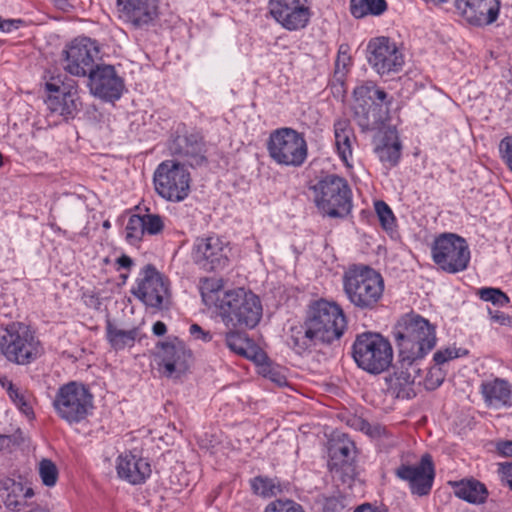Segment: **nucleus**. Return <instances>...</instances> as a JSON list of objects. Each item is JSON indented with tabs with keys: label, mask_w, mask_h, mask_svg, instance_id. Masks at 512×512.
I'll use <instances>...</instances> for the list:
<instances>
[{
	"label": "nucleus",
	"mask_w": 512,
	"mask_h": 512,
	"mask_svg": "<svg viewBox=\"0 0 512 512\" xmlns=\"http://www.w3.org/2000/svg\"><path fill=\"white\" fill-rule=\"evenodd\" d=\"M220 277H205L199 281V292L203 303L213 308L228 328H254L262 318L260 298L245 288L224 290Z\"/></svg>",
	"instance_id": "nucleus-1"
},
{
	"label": "nucleus",
	"mask_w": 512,
	"mask_h": 512,
	"mask_svg": "<svg viewBox=\"0 0 512 512\" xmlns=\"http://www.w3.org/2000/svg\"><path fill=\"white\" fill-rule=\"evenodd\" d=\"M346 328L347 320L343 309L335 302L318 300L310 307L302 342L292 338L293 348L300 354L312 342L332 343L342 337Z\"/></svg>",
	"instance_id": "nucleus-2"
},
{
	"label": "nucleus",
	"mask_w": 512,
	"mask_h": 512,
	"mask_svg": "<svg viewBox=\"0 0 512 512\" xmlns=\"http://www.w3.org/2000/svg\"><path fill=\"white\" fill-rule=\"evenodd\" d=\"M395 338L402 363L408 365L423 359L436 345L435 327L417 314H406L398 321Z\"/></svg>",
	"instance_id": "nucleus-3"
},
{
	"label": "nucleus",
	"mask_w": 512,
	"mask_h": 512,
	"mask_svg": "<svg viewBox=\"0 0 512 512\" xmlns=\"http://www.w3.org/2000/svg\"><path fill=\"white\" fill-rule=\"evenodd\" d=\"M342 282L347 299L359 309L375 308L384 293L383 277L367 265L350 266L345 270Z\"/></svg>",
	"instance_id": "nucleus-4"
},
{
	"label": "nucleus",
	"mask_w": 512,
	"mask_h": 512,
	"mask_svg": "<svg viewBox=\"0 0 512 512\" xmlns=\"http://www.w3.org/2000/svg\"><path fill=\"white\" fill-rule=\"evenodd\" d=\"M352 356L359 368L378 375L389 369L393 361L390 341L376 332H363L356 336Z\"/></svg>",
	"instance_id": "nucleus-5"
},
{
	"label": "nucleus",
	"mask_w": 512,
	"mask_h": 512,
	"mask_svg": "<svg viewBox=\"0 0 512 512\" xmlns=\"http://www.w3.org/2000/svg\"><path fill=\"white\" fill-rule=\"evenodd\" d=\"M267 151L270 158L278 165L300 167L307 159L308 145L302 133L283 127L270 133Z\"/></svg>",
	"instance_id": "nucleus-6"
},
{
	"label": "nucleus",
	"mask_w": 512,
	"mask_h": 512,
	"mask_svg": "<svg viewBox=\"0 0 512 512\" xmlns=\"http://www.w3.org/2000/svg\"><path fill=\"white\" fill-rule=\"evenodd\" d=\"M317 208L329 217H342L352 208V192L347 181L337 175H327L314 186Z\"/></svg>",
	"instance_id": "nucleus-7"
},
{
	"label": "nucleus",
	"mask_w": 512,
	"mask_h": 512,
	"mask_svg": "<svg viewBox=\"0 0 512 512\" xmlns=\"http://www.w3.org/2000/svg\"><path fill=\"white\" fill-rule=\"evenodd\" d=\"M52 404L61 419L76 424L92 413L93 395L84 384L71 381L59 387Z\"/></svg>",
	"instance_id": "nucleus-8"
},
{
	"label": "nucleus",
	"mask_w": 512,
	"mask_h": 512,
	"mask_svg": "<svg viewBox=\"0 0 512 512\" xmlns=\"http://www.w3.org/2000/svg\"><path fill=\"white\" fill-rule=\"evenodd\" d=\"M0 352L9 362L26 365L41 355L42 347L25 325L14 323L0 337Z\"/></svg>",
	"instance_id": "nucleus-9"
},
{
	"label": "nucleus",
	"mask_w": 512,
	"mask_h": 512,
	"mask_svg": "<svg viewBox=\"0 0 512 512\" xmlns=\"http://www.w3.org/2000/svg\"><path fill=\"white\" fill-rule=\"evenodd\" d=\"M153 183L160 197L171 202H181L190 193L191 176L183 164L165 160L155 169Z\"/></svg>",
	"instance_id": "nucleus-10"
},
{
	"label": "nucleus",
	"mask_w": 512,
	"mask_h": 512,
	"mask_svg": "<svg viewBox=\"0 0 512 512\" xmlns=\"http://www.w3.org/2000/svg\"><path fill=\"white\" fill-rule=\"evenodd\" d=\"M433 262L444 272L456 274L467 269L470 250L466 240L454 233H443L431 246Z\"/></svg>",
	"instance_id": "nucleus-11"
},
{
	"label": "nucleus",
	"mask_w": 512,
	"mask_h": 512,
	"mask_svg": "<svg viewBox=\"0 0 512 512\" xmlns=\"http://www.w3.org/2000/svg\"><path fill=\"white\" fill-rule=\"evenodd\" d=\"M98 55L99 47L94 40L88 37H77L62 50L60 63L68 74L85 77L94 70Z\"/></svg>",
	"instance_id": "nucleus-12"
},
{
	"label": "nucleus",
	"mask_w": 512,
	"mask_h": 512,
	"mask_svg": "<svg viewBox=\"0 0 512 512\" xmlns=\"http://www.w3.org/2000/svg\"><path fill=\"white\" fill-rule=\"evenodd\" d=\"M133 294L146 306L162 309L170 303V281L154 266L147 265L137 278Z\"/></svg>",
	"instance_id": "nucleus-13"
},
{
	"label": "nucleus",
	"mask_w": 512,
	"mask_h": 512,
	"mask_svg": "<svg viewBox=\"0 0 512 512\" xmlns=\"http://www.w3.org/2000/svg\"><path fill=\"white\" fill-rule=\"evenodd\" d=\"M368 64L383 76L399 72L404 65V55L397 43L386 36L371 38L366 47Z\"/></svg>",
	"instance_id": "nucleus-14"
},
{
	"label": "nucleus",
	"mask_w": 512,
	"mask_h": 512,
	"mask_svg": "<svg viewBox=\"0 0 512 512\" xmlns=\"http://www.w3.org/2000/svg\"><path fill=\"white\" fill-rule=\"evenodd\" d=\"M268 10L275 22L290 32L305 29L312 17L308 0H268Z\"/></svg>",
	"instance_id": "nucleus-15"
},
{
	"label": "nucleus",
	"mask_w": 512,
	"mask_h": 512,
	"mask_svg": "<svg viewBox=\"0 0 512 512\" xmlns=\"http://www.w3.org/2000/svg\"><path fill=\"white\" fill-rule=\"evenodd\" d=\"M230 248L217 235L199 237L193 247V258L196 264L206 271L223 269L229 261Z\"/></svg>",
	"instance_id": "nucleus-16"
},
{
	"label": "nucleus",
	"mask_w": 512,
	"mask_h": 512,
	"mask_svg": "<svg viewBox=\"0 0 512 512\" xmlns=\"http://www.w3.org/2000/svg\"><path fill=\"white\" fill-rule=\"evenodd\" d=\"M88 87L92 95L105 101H115L122 96L124 81L113 66L101 64L90 71Z\"/></svg>",
	"instance_id": "nucleus-17"
},
{
	"label": "nucleus",
	"mask_w": 512,
	"mask_h": 512,
	"mask_svg": "<svg viewBox=\"0 0 512 512\" xmlns=\"http://www.w3.org/2000/svg\"><path fill=\"white\" fill-rule=\"evenodd\" d=\"M395 473L399 479L408 482L412 494L425 496L430 493L435 477V470L432 458L429 454H424L418 465H400Z\"/></svg>",
	"instance_id": "nucleus-18"
},
{
	"label": "nucleus",
	"mask_w": 512,
	"mask_h": 512,
	"mask_svg": "<svg viewBox=\"0 0 512 512\" xmlns=\"http://www.w3.org/2000/svg\"><path fill=\"white\" fill-rule=\"evenodd\" d=\"M158 358L164 375L179 377L188 370L192 353L182 340L174 338L161 343Z\"/></svg>",
	"instance_id": "nucleus-19"
},
{
	"label": "nucleus",
	"mask_w": 512,
	"mask_h": 512,
	"mask_svg": "<svg viewBox=\"0 0 512 512\" xmlns=\"http://www.w3.org/2000/svg\"><path fill=\"white\" fill-rule=\"evenodd\" d=\"M118 18L135 28L152 24L159 15L158 0H116Z\"/></svg>",
	"instance_id": "nucleus-20"
},
{
	"label": "nucleus",
	"mask_w": 512,
	"mask_h": 512,
	"mask_svg": "<svg viewBox=\"0 0 512 512\" xmlns=\"http://www.w3.org/2000/svg\"><path fill=\"white\" fill-rule=\"evenodd\" d=\"M456 8L467 22L475 26H487L499 16L500 0H456Z\"/></svg>",
	"instance_id": "nucleus-21"
},
{
	"label": "nucleus",
	"mask_w": 512,
	"mask_h": 512,
	"mask_svg": "<svg viewBox=\"0 0 512 512\" xmlns=\"http://www.w3.org/2000/svg\"><path fill=\"white\" fill-rule=\"evenodd\" d=\"M115 467L118 477L131 485L144 484L152 473L148 459L132 451L121 453Z\"/></svg>",
	"instance_id": "nucleus-22"
},
{
	"label": "nucleus",
	"mask_w": 512,
	"mask_h": 512,
	"mask_svg": "<svg viewBox=\"0 0 512 512\" xmlns=\"http://www.w3.org/2000/svg\"><path fill=\"white\" fill-rule=\"evenodd\" d=\"M46 89L53 94L47 97L46 105L52 114L64 119H73L81 108V100L75 87L60 88L55 84L47 83Z\"/></svg>",
	"instance_id": "nucleus-23"
},
{
	"label": "nucleus",
	"mask_w": 512,
	"mask_h": 512,
	"mask_svg": "<svg viewBox=\"0 0 512 512\" xmlns=\"http://www.w3.org/2000/svg\"><path fill=\"white\" fill-rule=\"evenodd\" d=\"M402 144L397 130L388 127L374 136V152L385 167L396 166L401 157Z\"/></svg>",
	"instance_id": "nucleus-24"
},
{
	"label": "nucleus",
	"mask_w": 512,
	"mask_h": 512,
	"mask_svg": "<svg viewBox=\"0 0 512 512\" xmlns=\"http://www.w3.org/2000/svg\"><path fill=\"white\" fill-rule=\"evenodd\" d=\"M480 392L489 407L512 406V385L505 379L494 378L482 382Z\"/></svg>",
	"instance_id": "nucleus-25"
},
{
	"label": "nucleus",
	"mask_w": 512,
	"mask_h": 512,
	"mask_svg": "<svg viewBox=\"0 0 512 512\" xmlns=\"http://www.w3.org/2000/svg\"><path fill=\"white\" fill-rule=\"evenodd\" d=\"M383 104H369V106L355 108V120L362 131H375L377 134L389 127L386 125L387 109H383Z\"/></svg>",
	"instance_id": "nucleus-26"
},
{
	"label": "nucleus",
	"mask_w": 512,
	"mask_h": 512,
	"mask_svg": "<svg viewBox=\"0 0 512 512\" xmlns=\"http://www.w3.org/2000/svg\"><path fill=\"white\" fill-rule=\"evenodd\" d=\"M334 137L337 154L347 167H352L353 142L355 140L353 129L348 120L339 119L334 123Z\"/></svg>",
	"instance_id": "nucleus-27"
},
{
	"label": "nucleus",
	"mask_w": 512,
	"mask_h": 512,
	"mask_svg": "<svg viewBox=\"0 0 512 512\" xmlns=\"http://www.w3.org/2000/svg\"><path fill=\"white\" fill-rule=\"evenodd\" d=\"M454 494L469 503L481 504L488 495L487 489L481 482L468 479L453 483Z\"/></svg>",
	"instance_id": "nucleus-28"
},
{
	"label": "nucleus",
	"mask_w": 512,
	"mask_h": 512,
	"mask_svg": "<svg viewBox=\"0 0 512 512\" xmlns=\"http://www.w3.org/2000/svg\"><path fill=\"white\" fill-rule=\"evenodd\" d=\"M6 495L4 496L5 506L14 511L21 510L29 498L34 496V491L31 487L25 486L21 482L8 480L5 483Z\"/></svg>",
	"instance_id": "nucleus-29"
},
{
	"label": "nucleus",
	"mask_w": 512,
	"mask_h": 512,
	"mask_svg": "<svg viewBox=\"0 0 512 512\" xmlns=\"http://www.w3.org/2000/svg\"><path fill=\"white\" fill-rule=\"evenodd\" d=\"M353 94L357 103L355 108L369 106V104H390V102L386 101V92L379 89L373 82H365L356 86Z\"/></svg>",
	"instance_id": "nucleus-30"
},
{
	"label": "nucleus",
	"mask_w": 512,
	"mask_h": 512,
	"mask_svg": "<svg viewBox=\"0 0 512 512\" xmlns=\"http://www.w3.org/2000/svg\"><path fill=\"white\" fill-rule=\"evenodd\" d=\"M138 334L137 328L124 330L118 328L110 321L106 324V339L110 346L116 351L133 347Z\"/></svg>",
	"instance_id": "nucleus-31"
},
{
	"label": "nucleus",
	"mask_w": 512,
	"mask_h": 512,
	"mask_svg": "<svg viewBox=\"0 0 512 512\" xmlns=\"http://www.w3.org/2000/svg\"><path fill=\"white\" fill-rule=\"evenodd\" d=\"M193 137L177 136L171 142L169 148L173 154L194 157L196 164L204 161V157L200 154L202 151V143Z\"/></svg>",
	"instance_id": "nucleus-32"
},
{
	"label": "nucleus",
	"mask_w": 512,
	"mask_h": 512,
	"mask_svg": "<svg viewBox=\"0 0 512 512\" xmlns=\"http://www.w3.org/2000/svg\"><path fill=\"white\" fill-rule=\"evenodd\" d=\"M387 9L385 0H350V12L355 18L379 16Z\"/></svg>",
	"instance_id": "nucleus-33"
},
{
	"label": "nucleus",
	"mask_w": 512,
	"mask_h": 512,
	"mask_svg": "<svg viewBox=\"0 0 512 512\" xmlns=\"http://www.w3.org/2000/svg\"><path fill=\"white\" fill-rule=\"evenodd\" d=\"M251 489L253 492L264 498H270L283 492V485L277 478H269L264 476L254 477L251 481Z\"/></svg>",
	"instance_id": "nucleus-34"
},
{
	"label": "nucleus",
	"mask_w": 512,
	"mask_h": 512,
	"mask_svg": "<svg viewBox=\"0 0 512 512\" xmlns=\"http://www.w3.org/2000/svg\"><path fill=\"white\" fill-rule=\"evenodd\" d=\"M37 473L45 487L53 488L57 485L59 469L51 459L42 458L37 464Z\"/></svg>",
	"instance_id": "nucleus-35"
},
{
	"label": "nucleus",
	"mask_w": 512,
	"mask_h": 512,
	"mask_svg": "<svg viewBox=\"0 0 512 512\" xmlns=\"http://www.w3.org/2000/svg\"><path fill=\"white\" fill-rule=\"evenodd\" d=\"M145 236V232L143 229V223L140 218V214H133L128 218L127 224L124 230V238L126 242L130 245H138L143 237Z\"/></svg>",
	"instance_id": "nucleus-36"
},
{
	"label": "nucleus",
	"mask_w": 512,
	"mask_h": 512,
	"mask_svg": "<svg viewBox=\"0 0 512 512\" xmlns=\"http://www.w3.org/2000/svg\"><path fill=\"white\" fill-rule=\"evenodd\" d=\"M374 209L381 224V227L389 234L396 232V218L389 205L378 200L374 203Z\"/></svg>",
	"instance_id": "nucleus-37"
},
{
	"label": "nucleus",
	"mask_w": 512,
	"mask_h": 512,
	"mask_svg": "<svg viewBox=\"0 0 512 512\" xmlns=\"http://www.w3.org/2000/svg\"><path fill=\"white\" fill-rule=\"evenodd\" d=\"M259 375L279 387H284L288 384L286 369L272 362L260 364Z\"/></svg>",
	"instance_id": "nucleus-38"
},
{
	"label": "nucleus",
	"mask_w": 512,
	"mask_h": 512,
	"mask_svg": "<svg viewBox=\"0 0 512 512\" xmlns=\"http://www.w3.org/2000/svg\"><path fill=\"white\" fill-rule=\"evenodd\" d=\"M476 295L484 302H490L494 306L505 307L510 303L509 297L501 289L495 287H481Z\"/></svg>",
	"instance_id": "nucleus-39"
},
{
	"label": "nucleus",
	"mask_w": 512,
	"mask_h": 512,
	"mask_svg": "<svg viewBox=\"0 0 512 512\" xmlns=\"http://www.w3.org/2000/svg\"><path fill=\"white\" fill-rule=\"evenodd\" d=\"M225 342L231 351L243 357L244 355H247V350L252 345L245 334L236 331L227 332L225 335Z\"/></svg>",
	"instance_id": "nucleus-40"
},
{
	"label": "nucleus",
	"mask_w": 512,
	"mask_h": 512,
	"mask_svg": "<svg viewBox=\"0 0 512 512\" xmlns=\"http://www.w3.org/2000/svg\"><path fill=\"white\" fill-rule=\"evenodd\" d=\"M145 235H158L165 227V218L154 213L140 215Z\"/></svg>",
	"instance_id": "nucleus-41"
},
{
	"label": "nucleus",
	"mask_w": 512,
	"mask_h": 512,
	"mask_svg": "<svg viewBox=\"0 0 512 512\" xmlns=\"http://www.w3.org/2000/svg\"><path fill=\"white\" fill-rule=\"evenodd\" d=\"M264 512H305L302 506L293 500L277 499L270 502Z\"/></svg>",
	"instance_id": "nucleus-42"
},
{
	"label": "nucleus",
	"mask_w": 512,
	"mask_h": 512,
	"mask_svg": "<svg viewBox=\"0 0 512 512\" xmlns=\"http://www.w3.org/2000/svg\"><path fill=\"white\" fill-rule=\"evenodd\" d=\"M351 66V56L349 54V46L340 45L335 61V74L345 76L348 68Z\"/></svg>",
	"instance_id": "nucleus-43"
},
{
	"label": "nucleus",
	"mask_w": 512,
	"mask_h": 512,
	"mask_svg": "<svg viewBox=\"0 0 512 512\" xmlns=\"http://www.w3.org/2000/svg\"><path fill=\"white\" fill-rule=\"evenodd\" d=\"M354 444L349 440H342L331 448L332 459H339L347 463L354 451Z\"/></svg>",
	"instance_id": "nucleus-44"
},
{
	"label": "nucleus",
	"mask_w": 512,
	"mask_h": 512,
	"mask_svg": "<svg viewBox=\"0 0 512 512\" xmlns=\"http://www.w3.org/2000/svg\"><path fill=\"white\" fill-rule=\"evenodd\" d=\"M498 150L501 159L512 171V135H508L500 141Z\"/></svg>",
	"instance_id": "nucleus-45"
},
{
	"label": "nucleus",
	"mask_w": 512,
	"mask_h": 512,
	"mask_svg": "<svg viewBox=\"0 0 512 512\" xmlns=\"http://www.w3.org/2000/svg\"><path fill=\"white\" fill-rule=\"evenodd\" d=\"M11 401L15 406L23 413L28 419L34 418V411L29 401L27 400L24 392L21 390L16 394V397H12Z\"/></svg>",
	"instance_id": "nucleus-46"
},
{
	"label": "nucleus",
	"mask_w": 512,
	"mask_h": 512,
	"mask_svg": "<svg viewBox=\"0 0 512 512\" xmlns=\"http://www.w3.org/2000/svg\"><path fill=\"white\" fill-rule=\"evenodd\" d=\"M459 351L460 350L455 347L440 349L434 353L433 360L438 365L444 364L450 360L460 357Z\"/></svg>",
	"instance_id": "nucleus-47"
},
{
	"label": "nucleus",
	"mask_w": 512,
	"mask_h": 512,
	"mask_svg": "<svg viewBox=\"0 0 512 512\" xmlns=\"http://www.w3.org/2000/svg\"><path fill=\"white\" fill-rule=\"evenodd\" d=\"M444 381V375L440 368H432L428 372L425 385L427 389L433 390L438 388Z\"/></svg>",
	"instance_id": "nucleus-48"
},
{
	"label": "nucleus",
	"mask_w": 512,
	"mask_h": 512,
	"mask_svg": "<svg viewBox=\"0 0 512 512\" xmlns=\"http://www.w3.org/2000/svg\"><path fill=\"white\" fill-rule=\"evenodd\" d=\"M189 334L194 340L204 343L210 342L213 338L210 331L204 330L200 325L196 323L190 325Z\"/></svg>",
	"instance_id": "nucleus-49"
},
{
	"label": "nucleus",
	"mask_w": 512,
	"mask_h": 512,
	"mask_svg": "<svg viewBox=\"0 0 512 512\" xmlns=\"http://www.w3.org/2000/svg\"><path fill=\"white\" fill-rule=\"evenodd\" d=\"M246 354L248 355H244L245 358L251 359L253 362H255L258 373L260 364L271 362L270 360H268L267 356L261 350L257 349L254 345L250 346Z\"/></svg>",
	"instance_id": "nucleus-50"
},
{
	"label": "nucleus",
	"mask_w": 512,
	"mask_h": 512,
	"mask_svg": "<svg viewBox=\"0 0 512 512\" xmlns=\"http://www.w3.org/2000/svg\"><path fill=\"white\" fill-rule=\"evenodd\" d=\"M488 314L492 322L501 326L512 327V316L502 311H493L490 308L488 309Z\"/></svg>",
	"instance_id": "nucleus-51"
},
{
	"label": "nucleus",
	"mask_w": 512,
	"mask_h": 512,
	"mask_svg": "<svg viewBox=\"0 0 512 512\" xmlns=\"http://www.w3.org/2000/svg\"><path fill=\"white\" fill-rule=\"evenodd\" d=\"M344 508L342 500L338 497L332 496L325 498L323 502V512H341Z\"/></svg>",
	"instance_id": "nucleus-52"
},
{
	"label": "nucleus",
	"mask_w": 512,
	"mask_h": 512,
	"mask_svg": "<svg viewBox=\"0 0 512 512\" xmlns=\"http://www.w3.org/2000/svg\"><path fill=\"white\" fill-rule=\"evenodd\" d=\"M24 24L21 19H0V31L10 33L19 29Z\"/></svg>",
	"instance_id": "nucleus-53"
},
{
	"label": "nucleus",
	"mask_w": 512,
	"mask_h": 512,
	"mask_svg": "<svg viewBox=\"0 0 512 512\" xmlns=\"http://www.w3.org/2000/svg\"><path fill=\"white\" fill-rule=\"evenodd\" d=\"M501 481L512 489V462L500 464L498 469Z\"/></svg>",
	"instance_id": "nucleus-54"
},
{
	"label": "nucleus",
	"mask_w": 512,
	"mask_h": 512,
	"mask_svg": "<svg viewBox=\"0 0 512 512\" xmlns=\"http://www.w3.org/2000/svg\"><path fill=\"white\" fill-rule=\"evenodd\" d=\"M0 385L3 389L6 390L7 394L9 395L10 399L12 397H16V394L20 391L18 387H16L11 380H9L7 377H0Z\"/></svg>",
	"instance_id": "nucleus-55"
},
{
	"label": "nucleus",
	"mask_w": 512,
	"mask_h": 512,
	"mask_svg": "<svg viewBox=\"0 0 512 512\" xmlns=\"http://www.w3.org/2000/svg\"><path fill=\"white\" fill-rule=\"evenodd\" d=\"M133 264H134V262H133L132 258L125 254L121 255L120 257H118L116 259V265H117L118 270H120V269L130 270L132 268Z\"/></svg>",
	"instance_id": "nucleus-56"
},
{
	"label": "nucleus",
	"mask_w": 512,
	"mask_h": 512,
	"mask_svg": "<svg viewBox=\"0 0 512 512\" xmlns=\"http://www.w3.org/2000/svg\"><path fill=\"white\" fill-rule=\"evenodd\" d=\"M497 451L503 456H512V441H500L496 445Z\"/></svg>",
	"instance_id": "nucleus-57"
},
{
	"label": "nucleus",
	"mask_w": 512,
	"mask_h": 512,
	"mask_svg": "<svg viewBox=\"0 0 512 512\" xmlns=\"http://www.w3.org/2000/svg\"><path fill=\"white\" fill-rule=\"evenodd\" d=\"M354 512H388L387 509L369 503L358 506Z\"/></svg>",
	"instance_id": "nucleus-58"
},
{
	"label": "nucleus",
	"mask_w": 512,
	"mask_h": 512,
	"mask_svg": "<svg viewBox=\"0 0 512 512\" xmlns=\"http://www.w3.org/2000/svg\"><path fill=\"white\" fill-rule=\"evenodd\" d=\"M152 331L157 336H162L166 333L167 328L165 323L162 321H157L153 324Z\"/></svg>",
	"instance_id": "nucleus-59"
},
{
	"label": "nucleus",
	"mask_w": 512,
	"mask_h": 512,
	"mask_svg": "<svg viewBox=\"0 0 512 512\" xmlns=\"http://www.w3.org/2000/svg\"><path fill=\"white\" fill-rule=\"evenodd\" d=\"M370 434L373 436V437H382V436H386L387 434V431L384 427H381V426H375L373 427L371 430H370Z\"/></svg>",
	"instance_id": "nucleus-60"
},
{
	"label": "nucleus",
	"mask_w": 512,
	"mask_h": 512,
	"mask_svg": "<svg viewBox=\"0 0 512 512\" xmlns=\"http://www.w3.org/2000/svg\"><path fill=\"white\" fill-rule=\"evenodd\" d=\"M6 441H7V437L0 435V450L2 449V447Z\"/></svg>",
	"instance_id": "nucleus-61"
},
{
	"label": "nucleus",
	"mask_w": 512,
	"mask_h": 512,
	"mask_svg": "<svg viewBox=\"0 0 512 512\" xmlns=\"http://www.w3.org/2000/svg\"><path fill=\"white\" fill-rule=\"evenodd\" d=\"M425 2H432V3H443V2H446L447 0H424Z\"/></svg>",
	"instance_id": "nucleus-62"
},
{
	"label": "nucleus",
	"mask_w": 512,
	"mask_h": 512,
	"mask_svg": "<svg viewBox=\"0 0 512 512\" xmlns=\"http://www.w3.org/2000/svg\"><path fill=\"white\" fill-rule=\"evenodd\" d=\"M2 165H3L2 154L0 153V168L2 167Z\"/></svg>",
	"instance_id": "nucleus-63"
},
{
	"label": "nucleus",
	"mask_w": 512,
	"mask_h": 512,
	"mask_svg": "<svg viewBox=\"0 0 512 512\" xmlns=\"http://www.w3.org/2000/svg\"><path fill=\"white\" fill-rule=\"evenodd\" d=\"M109 226H110L109 222H108V221H106V222L104 223V227H109Z\"/></svg>",
	"instance_id": "nucleus-64"
}]
</instances>
